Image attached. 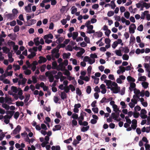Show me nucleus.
I'll use <instances>...</instances> for the list:
<instances>
[{"mask_svg":"<svg viewBox=\"0 0 150 150\" xmlns=\"http://www.w3.org/2000/svg\"><path fill=\"white\" fill-rule=\"evenodd\" d=\"M64 38L63 37H61L59 38L56 41V42L57 44L60 43L64 40Z\"/></svg>","mask_w":150,"mask_h":150,"instance_id":"nucleus-22","label":"nucleus"},{"mask_svg":"<svg viewBox=\"0 0 150 150\" xmlns=\"http://www.w3.org/2000/svg\"><path fill=\"white\" fill-rule=\"evenodd\" d=\"M136 28V26L134 24L132 23L131 24L129 28V33H134L135 32L134 30Z\"/></svg>","mask_w":150,"mask_h":150,"instance_id":"nucleus-1","label":"nucleus"},{"mask_svg":"<svg viewBox=\"0 0 150 150\" xmlns=\"http://www.w3.org/2000/svg\"><path fill=\"white\" fill-rule=\"evenodd\" d=\"M36 53L35 52H32L30 54H29L28 56V58L29 59H32L35 56Z\"/></svg>","mask_w":150,"mask_h":150,"instance_id":"nucleus-11","label":"nucleus"},{"mask_svg":"<svg viewBox=\"0 0 150 150\" xmlns=\"http://www.w3.org/2000/svg\"><path fill=\"white\" fill-rule=\"evenodd\" d=\"M54 127L57 129V130H60L61 129L62 126L60 125H55Z\"/></svg>","mask_w":150,"mask_h":150,"instance_id":"nucleus-58","label":"nucleus"},{"mask_svg":"<svg viewBox=\"0 0 150 150\" xmlns=\"http://www.w3.org/2000/svg\"><path fill=\"white\" fill-rule=\"evenodd\" d=\"M104 82L106 83V85L107 86H111L112 81L110 80L105 79L104 81Z\"/></svg>","mask_w":150,"mask_h":150,"instance_id":"nucleus-24","label":"nucleus"},{"mask_svg":"<svg viewBox=\"0 0 150 150\" xmlns=\"http://www.w3.org/2000/svg\"><path fill=\"white\" fill-rule=\"evenodd\" d=\"M71 55V54L69 52L68 53H64L63 54V58L64 59H68L69 57Z\"/></svg>","mask_w":150,"mask_h":150,"instance_id":"nucleus-9","label":"nucleus"},{"mask_svg":"<svg viewBox=\"0 0 150 150\" xmlns=\"http://www.w3.org/2000/svg\"><path fill=\"white\" fill-rule=\"evenodd\" d=\"M142 85L144 88H146L148 87L149 83L146 82L144 81L142 83Z\"/></svg>","mask_w":150,"mask_h":150,"instance_id":"nucleus-16","label":"nucleus"},{"mask_svg":"<svg viewBox=\"0 0 150 150\" xmlns=\"http://www.w3.org/2000/svg\"><path fill=\"white\" fill-rule=\"evenodd\" d=\"M60 97L63 100L66 99L67 97V95L64 91H61V92Z\"/></svg>","mask_w":150,"mask_h":150,"instance_id":"nucleus-7","label":"nucleus"},{"mask_svg":"<svg viewBox=\"0 0 150 150\" xmlns=\"http://www.w3.org/2000/svg\"><path fill=\"white\" fill-rule=\"evenodd\" d=\"M92 111L95 113H97L98 112V109L97 107H93L92 109Z\"/></svg>","mask_w":150,"mask_h":150,"instance_id":"nucleus-52","label":"nucleus"},{"mask_svg":"<svg viewBox=\"0 0 150 150\" xmlns=\"http://www.w3.org/2000/svg\"><path fill=\"white\" fill-rule=\"evenodd\" d=\"M111 4L110 5V6H111L112 8L114 9L116 6L115 2L114 1H111Z\"/></svg>","mask_w":150,"mask_h":150,"instance_id":"nucleus-46","label":"nucleus"},{"mask_svg":"<svg viewBox=\"0 0 150 150\" xmlns=\"http://www.w3.org/2000/svg\"><path fill=\"white\" fill-rule=\"evenodd\" d=\"M13 66L15 67V68L14 69V70L15 71L19 70L20 69V66L17 64H13Z\"/></svg>","mask_w":150,"mask_h":150,"instance_id":"nucleus-56","label":"nucleus"},{"mask_svg":"<svg viewBox=\"0 0 150 150\" xmlns=\"http://www.w3.org/2000/svg\"><path fill=\"white\" fill-rule=\"evenodd\" d=\"M53 36L51 33H50L48 35H46L44 36L43 38L44 39H48V38L52 39L53 38Z\"/></svg>","mask_w":150,"mask_h":150,"instance_id":"nucleus-10","label":"nucleus"},{"mask_svg":"<svg viewBox=\"0 0 150 150\" xmlns=\"http://www.w3.org/2000/svg\"><path fill=\"white\" fill-rule=\"evenodd\" d=\"M40 59L38 61V62L40 64H42L43 63H44L46 62L47 61V59L45 57L40 56L39 57Z\"/></svg>","mask_w":150,"mask_h":150,"instance_id":"nucleus-4","label":"nucleus"},{"mask_svg":"<svg viewBox=\"0 0 150 150\" xmlns=\"http://www.w3.org/2000/svg\"><path fill=\"white\" fill-rule=\"evenodd\" d=\"M92 68L91 66H89L87 69V72H88V76L90 77V74H91V69H92Z\"/></svg>","mask_w":150,"mask_h":150,"instance_id":"nucleus-28","label":"nucleus"},{"mask_svg":"<svg viewBox=\"0 0 150 150\" xmlns=\"http://www.w3.org/2000/svg\"><path fill=\"white\" fill-rule=\"evenodd\" d=\"M24 73L26 75H29L31 74V71L30 70L28 69L26 71H25Z\"/></svg>","mask_w":150,"mask_h":150,"instance_id":"nucleus-50","label":"nucleus"},{"mask_svg":"<svg viewBox=\"0 0 150 150\" xmlns=\"http://www.w3.org/2000/svg\"><path fill=\"white\" fill-rule=\"evenodd\" d=\"M19 115V112L18 111L16 112H15L14 114V117L16 120H17L18 118V117Z\"/></svg>","mask_w":150,"mask_h":150,"instance_id":"nucleus-42","label":"nucleus"},{"mask_svg":"<svg viewBox=\"0 0 150 150\" xmlns=\"http://www.w3.org/2000/svg\"><path fill=\"white\" fill-rule=\"evenodd\" d=\"M21 129V127L19 125H18L15 129L13 131V133L16 135L19 133Z\"/></svg>","mask_w":150,"mask_h":150,"instance_id":"nucleus-2","label":"nucleus"},{"mask_svg":"<svg viewBox=\"0 0 150 150\" xmlns=\"http://www.w3.org/2000/svg\"><path fill=\"white\" fill-rule=\"evenodd\" d=\"M135 42V38L133 36H131L130 40V43H132L133 44Z\"/></svg>","mask_w":150,"mask_h":150,"instance_id":"nucleus-23","label":"nucleus"},{"mask_svg":"<svg viewBox=\"0 0 150 150\" xmlns=\"http://www.w3.org/2000/svg\"><path fill=\"white\" fill-rule=\"evenodd\" d=\"M2 49L4 52L6 54L8 52L10 51V49L6 46L3 47Z\"/></svg>","mask_w":150,"mask_h":150,"instance_id":"nucleus-13","label":"nucleus"},{"mask_svg":"<svg viewBox=\"0 0 150 150\" xmlns=\"http://www.w3.org/2000/svg\"><path fill=\"white\" fill-rule=\"evenodd\" d=\"M71 117L74 119V120H78L79 121V118L78 115L77 114H76L75 113H74L72 114Z\"/></svg>","mask_w":150,"mask_h":150,"instance_id":"nucleus-20","label":"nucleus"},{"mask_svg":"<svg viewBox=\"0 0 150 150\" xmlns=\"http://www.w3.org/2000/svg\"><path fill=\"white\" fill-rule=\"evenodd\" d=\"M124 15L126 18L128 19L130 16V13L128 11H126L124 13Z\"/></svg>","mask_w":150,"mask_h":150,"instance_id":"nucleus-40","label":"nucleus"},{"mask_svg":"<svg viewBox=\"0 0 150 150\" xmlns=\"http://www.w3.org/2000/svg\"><path fill=\"white\" fill-rule=\"evenodd\" d=\"M2 107L7 110H8L10 108L9 106L6 103H3L2 104Z\"/></svg>","mask_w":150,"mask_h":150,"instance_id":"nucleus-30","label":"nucleus"},{"mask_svg":"<svg viewBox=\"0 0 150 150\" xmlns=\"http://www.w3.org/2000/svg\"><path fill=\"white\" fill-rule=\"evenodd\" d=\"M72 35V38L73 40H75L76 39L78 35V33L77 32H73Z\"/></svg>","mask_w":150,"mask_h":150,"instance_id":"nucleus-21","label":"nucleus"},{"mask_svg":"<svg viewBox=\"0 0 150 150\" xmlns=\"http://www.w3.org/2000/svg\"><path fill=\"white\" fill-rule=\"evenodd\" d=\"M90 57L93 59L96 58L98 57L97 55L95 54H91L90 55Z\"/></svg>","mask_w":150,"mask_h":150,"instance_id":"nucleus-62","label":"nucleus"},{"mask_svg":"<svg viewBox=\"0 0 150 150\" xmlns=\"http://www.w3.org/2000/svg\"><path fill=\"white\" fill-rule=\"evenodd\" d=\"M115 53L116 55L119 56H122V54L121 53V50H116L115 51Z\"/></svg>","mask_w":150,"mask_h":150,"instance_id":"nucleus-32","label":"nucleus"},{"mask_svg":"<svg viewBox=\"0 0 150 150\" xmlns=\"http://www.w3.org/2000/svg\"><path fill=\"white\" fill-rule=\"evenodd\" d=\"M65 72L63 73V74L67 76H69L70 74V72L68 71L67 70L65 69V70H64Z\"/></svg>","mask_w":150,"mask_h":150,"instance_id":"nucleus-53","label":"nucleus"},{"mask_svg":"<svg viewBox=\"0 0 150 150\" xmlns=\"http://www.w3.org/2000/svg\"><path fill=\"white\" fill-rule=\"evenodd\" d=\"M64 91L66 93H68L70 90V88L69 86H67L64 87Z\"/></svg>","mask_w":150,"mask_h":150,"instance_id":"nucleus-29","label":"nucleus"},{"mask_svg":"<svg viewBox=\"0 0 150 150\" xmlns=\"http://www.w3.org/2000/svg\"><path fill=\"white\" fill-rule=\"evenodd\" d=\"M8 18L10 20L14 19L15 16L13 13H8L7 15Z\"/></svg>","mask_w":150,"mask_h":150,"instance_id":"nucleus-12","label":"nucleus"},{"mask_svg":"<svg viewBox=\"0 0 150 150\" xmlns=\"http://www.w3.org/2000/svg\"><path fill=\"white\" fill-rule=\"evenodd\" d=\"M70 89H71V91L73 92L75 91V87L72 84H70L69 85Z\"/></svg>","mask_w":150,"mask_h":150,"instance_id":"nucleus-61","label":"nucleus"},{"mask_svg":"<svg viewBox=\"0 0 150 150\" xmlns=\"http://www.w3.org/2000/svg\"><path fill=\"white\" fill-rule=\"evenodd\" d=\"M117 45L118 43H117V41H115L113 42V44L112 45V47L114 49H115L117 46Z\"/></svg>","mask_w":150,"mask_h":150,"instance_id":"nucleus-63","label":"nucleus"},{"mask_svg":"<svg viewBox=\"0 0 150 150\" xmlns=\"http://www.w3.org/2000/svg\"><path fill=\"white\" fill-rule=\"evenodd\" d=\"M15 112V111H9L7 110L6 111V113L8 115L9 114L10 115H13L14 114V113Z\"/></svg>","mask_w":150,"mask_h":150,"instance_id":"nucleus-48","label":"nucleus"},{"mask_svg":"<svg viewBox=\"0 0 150 150\" xmlns=\"http://www.w3.org/2000/svg\"><path fill=\"white\" fill-rule=\"evenodd\" d=\"M66 49L67 50L71 51H72V48L71 46L68 45L66 48Z\"/></svg>","mask_w":150,"mask_h":150,"instance_id":"nucleus-55","label":"nucleus"},{"mask_svg":"<svg viewBox=\"0 0 150 150\" xmlns=\"http://www.w3.org/2000/svg\"><path fill=\"white\" fill-rule=\"evenodd\" d=\"M48 79H49V81L50 82H52L54 80V76L52 74H50L48 77Z\"/></svg>","mask_w":150,"mask_h":150,"instance_id":"nucleus-26","label":"nucleus"},{"mask_svg":"<svg viewBox=\"0 0 150 150\" xmlns=\"http://www.w3.org/2000/svg\"><path fill=\"white\" fill-rule=\"evenodd\" d=\"M7 44L9 46L15 45V42L12 41H8L7 43Z\"/></svg>","mask_w":150,"mask_h":150,"instance_id":"nucleus-45","label":"nucleus"},{"mask_svg":"<svg viewBox=\"0 0 150 150\" xmlns=\"http://www.w3.org/2000/svg\"><path fill=\"white\" fill-rule=\"evenodd\" d=\"M119 69L121 70V72L123 73L125 71V68L124 67L120 66L119 67Z\"/></svg>","mask_w":150,"mask_h":150,"instance_id":"nucleus-60","label":"nucleus"},{"mask_svg":"<svg viewBox=\"0 0 150 150\" xmlns=\"http://www.w3.org/2000/svg\"><path fill=\"white\" fill-rule=\"evenodd\" d=\"M16 104L18 107L23 106L24 105V103L23 101H17L16 102Z\"/></svg>","mask_w":150,"mask_h":150,"instance_id":"nucleus-18","label":"nucleus"},{"mask_svg":"<svg viewBox=\"0 0 150 150\" xmlns=\"http://www.w3.org/2000/svg\"><path fill=\"white\" fill-rule=\"evenodd\" d=\"M86 114L85 112L82 111L80 114V116L79 117V120H83L84 116L86 115Z\"/></svg>","mask_w":150,"mask_h":150,"instance_id":"nucleus-6","label":"nucleus"},{"mask_svg":"<svg viewBox=\"0 0 150 150\" xmlns=\"http://www.w3.org/2000/svg\"><path fill=\"white\" fill-rule=\"evenodd\" d=\"M138 80L139 81H145L146 80V77L144 76H140L138 78Z\"/></svg>","mask_w":150,"mask_h":150,"instance_id":"nucleus-19","label":"nucleus"},{"mask_svg":"<svg viewBox=\"0 0 150 150\" xmlns=\"http://www.w3.org/2000/svg\"><path fill=\"white\" fill-rule=\"evenodd\" d=\"M4 100L6 103H7L8 101H13V100H12L11 97H6L5 98Z\"/></svg>","mask_w":150,"mask_h":150,"instance_id":"nucleus-38","label":"nucleus"},{"mask_svg":"<svg viewBox=\"0 0 150 150\" xmlns=\"http://www.w3.org/2000/svg\"><path fill=\"white\" fill-rule=\"evenodd\" d=\"M120 87L118 86L117 87H112L111 88V91H112L113 93H118L120 91Z\"/></svg>","mask_w":150,"mask_h":150,"instance_id":"nucleus-3","label":"nucleus"},{"mask_svg":"<svg viewBox=\"0 0 150 150\" xmlns=\"http://www.w3.org/2000/svg\"><path fill=\"white\" fill-rule=\"evenodd\" d=\"M83 120H79L78 123L80 125H82L84 126H88V123L86 121L83 122Z\"/></svg>","mask_w":150,"mask_h":150,"instance_id":"nucleus-5","label":"nucleus"},{"mask_svg":"<svg viewBox=\"0 0 150 150\" xmlns=\"http://www.w3.org/2000/svg\"><path fill=\"white\" fill-rule=\"evenodd\" d=\"M143 6L145 7L146 9H148L150 7V4L144 2L143 4Z\"/></svg>","mask_w":150,"mask_h":150,"instance_id":"nucleus-33","label":"nucleus"},{"mask_svg":"<svg viewBox=\"0 0 150 150\" xmlns=\"http://www.w3.org/2000/svg\"><path fill=\"white\" fill-rule=\"evenodd\" d=\"M20 30L19 26L18 25L15 26L13 29V31L14 33H16L19 31Z\"/></svg>","mask_w":150,"mask_h":150,"instance_id":"nucleus-35","label":"nucleus"},{"mask_svg":"<svg viewBox=\"0 0 150 150\" xmlns=\"http://www.w3.org/2000/svg\"><path fill=\"white\" fill-rule=\"evenodd\" d=\"M52 68L53 69H56L57 67V63L56 62L54 61L52 63Z\"/></svg>","mask_w":150,"mask_h":150,"instance_id":"nucleus-36","label":"nucleus"},{"mask_svg":"<svg viewBox=\"0 0 150 150\" xmlns=\"http://www.w3.org/2000/svg\"><path fill=\"white\" fill-rule=\"evenodd\" d=\"M112 118L114 119L115 120H116L117 118V117L116 116V115L114 112H112L111 114V117Z\"/></svg>","mask_w":150,"mask_h":150,"instance_id":"nucleus-47","label":"nucleus"},{"mask_svg":"<svg viewBox=\"0 0 150 150\" xmlns=\"http://www.w3.org/2000/svg\"><path fill=\"white\" fill-rule=\"evenodd\" d=\"M46 67V64H44L42 65L40 67V71L41 72H44L45 69Z\"/></svg>","mask_w":150,"mask_h":150,"instance_id":"nucleus-43","label":"nucleus"},{"mask_svg":"<svg viewBox=\"0 0 150 150\" xmlns=\"http://www.w3.org/2000/svg\"><path fill=\"white\" fill-rule=\"evenodd\" d=\"M134 93L137 95H138L140 93V91L135 88L134 90Z\"/></svg>","mask_w":150,"mask_h":150,"instance_id":"nucleus-49","label":"nucleus"},{"mask_svg":"<svg viewBox=\"0 0 150 150\" xmlns=\"http://www.w3.org/2000/svg\"><path fill=\"white\" fill-rule=\"evenodd\" d=\"M39 38L38 37L34 38V41L35 44L37 46L39 45L40 44V42L39 41Z\"/></svg>","mask_w":150,"mask_h":150,"instance_id":"nucleus-17","label":"nucleus"},{"mask_svg":"<svg viewBox=\"0 0 150 150\" xmlns=\"http://www.w3.org/2000/svg\"><path fill=\"white\" fill-rule=\"evenodd\" d=\"M77 124V121L74 119H73L71 121V125L73 127L76 126Z\"/></svg>","mask_w":150,"mask_h":150,"instance_id":"nucleus-41","label":"nucleus"},{"mask_svg":"<svg viewBox=\"0 0 150 150\" xmlns=\"http://www.w3.org/2000/svg\"><path fill=\"white\" fill-rule=\"evenodd\" d=\"M114 14V12L112 11H108L107 15L109 17H111L113 16Z\"/></svg>","mask_w":150,"mask_h":150,"instance_id":"nucleus-37","label":"nucleus"},{"mask_svg":"<svg viewBox=\"0 0 150 150\" xmlns=\"http://www.w3.org/2000/svg\"><path fill=\"white\" fill-rule=\"evenodd\" d=\"M143 29V26L142 24L139 25L137 28V30L140 31H142Z\"/></svg>","mask_w":150,"mask_h":150,"instance_id":"nucleus-51","label":"nucleus"},{"mask_svg":"<svg viewBox=\"0 0 150 150\" xmlns=\"http://www.w3.org/2000/svg\"><path fill=\"white\" fill-rule=\"evenodd\" d=\"M89 127H90L89 126H88L86 127H83L81 129V131L82 132H85L89 129Z\"/></svg>","mask_w":150,"mask_h":150,"instance_id":"nucleus-14","label":"nucleus"},{"mask_svg":"<svg viewBox=\"0 0 150 150\" xmlns=\"http://www.w3.org/2000/svg\"><path fill=\"white\" fill-rule=\"evenodd\" d=\"M134 110L135 111H139L141 110V108L139 106L137 105L134 107Z\"/></svg>","mask_w":150,"mask_h":150,"instance_id":"nucleus-59","label":"nucleus"},{"mask_svg":"<svg viewBox=\"0 0 150 150\" xmlns=\"http://www.w3.org/2000/svg\"><path fill=\"white\" fill-rule=\"evenodd\" d=\"M72 141V139L71 137H70L69 139L65 140L64 141V143L67 144H69Z\"/></svg>","mask_w":150,"mask_h":150,"instance_id":"nucleus-44","label":"nucleus"},{"mask_svg":"<svg viewBox=\"0 0 150 150\" xmlns=\"http://www.w3.org/2000/svg\"><path fill=\"white\" fill-rule=\"evenodd\" d=\"M113 110L115 112H118L119 111H120L119 108H117V106L116 105H113L112 106Z\"/></svg>","mask_w":150,"mask_h":150,"instance_id":"nucleus-34","label":"nucleus"},{"mask_svg":"<svg viewBox=\"0 0 150 150\" xmlns=\"http://www.w3.org/2000/svg\"><path fill=\"white\" fill-rule=\"evenodd\" d=\"M120 48H122L123 49L122 51L125 53H128L129 52V50L128 48L127 47H120Z\"/></svg>","mask_w":150,"mask_h":150,"instance_id":"nucleus-8","label":"nucleus"},{"mask_svg":"<svg viewBox=\"0 0 150 150\" xmlns=\"http://www.w3.org/2000/svg\"><path fill=\"white\" fill-rule=\"evenodd\" d=\"M11 90L13 92L15 93H17L18 91L16 87L15 86H12L11 87Z\"/></svg>","mask_w":150,"mask_h":150,"instance_id":"nucleus-27","label":"nucleus"},{"mask_svg":"<svg viewBox=\"0 0 150 150\" xmlns=\"http://www.w3.org/2000/svg\"><path fill=\"white\" fill-rule=\"evenodd\" d=\"M122 59L124 60H127L129 58V56L126 54H124L122 56Z\"/></svg>","mask_w":150,"mask_h":150,"instance_id":"nucleus-39","label":"nucleus"},{"mask_svg":"<svg viewBox=\"0 0 150 150\" xmlns=\"http://www.w3.org/2000/svg\"><path fill=\"white\" fill-rule=\"evenodd\" d=\"M139 114L138 112H133V116L136 118H138L139 116Z\"/></svg>","mask_w":150,"mask_h":150,"instance_id":"nucleus-54","label":"nucleus"},{"mask_svg":"<svg viewBox=\"0 0 150 150\" xmlns=\"http://www.w3.org/2000/svg\"><path fill=\"white\" fill-rule=\"evenodd\" d=\"M16 21L14 20L10 23V25L11 26H14L16 25Z\"/></svg>","mask_w":150,"mask_h":150,"instance_id":"nucleus-64","label":"nucleus"},{"mask_svg":"<svg viewBox=\"0 0 150 150\" xmlns=\"http://www.w3.org/2000/svg\"><path fill=\"white\" fill-rule=\"evenodd\" d=\"M76 94L79 96H81V95L82 93L81 91L79 88H76Z\"/></svg>","mask_w":150,"mask_h":150,"instance_id":"nucleus-31","label":"nucleus"},{"mask_svg":"<svg viewBox=\"0 0 150 150\" xmlns=\"http://www.w3.org/2000/svg\"><path fill=\"white\" fill-rule=\"evenodd\" d=\"M64 64L63 63H60L59 65V66L60 67V68L64 70V71L65 70V67L64 66Z\"/></svg>","mask_w":150,"mask_h":150,"instance_id":"nucleus-57","label":"nucleus"},{"mask_svg":"<svg viewBox=\"0 0 150 150\" xmlns=\"http://www.w3.org/2000/svg\"><path fill=\"white\" fill-rule=\"evenodd\" d=\"M127 79L129 82H134L135 81V79L130 76H128Z\"/></svg>","mask_w":150,"mask_h":150,"instance_id":"nucleus-15","label":"nucleus"},{"mask_svg":"<svg viewBox=\"0 0 150 150\" xmlns=\"http://www.w3.org/2000/svg\"><path fill=\"white\" fill-rule=\"evenodd\" d=\"M91 91V88L90 86H88L86 87V92L87 93H90Z\"/></svg>","mask_w":150,"mask_h":150,"instance_id":"nucleus-25","label":"nucleus"}]
</instances>
